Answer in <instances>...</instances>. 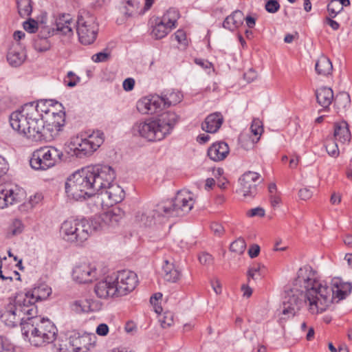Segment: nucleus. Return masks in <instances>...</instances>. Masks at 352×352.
Listing matches in <instances>:
<instances>
[{
    "label": "nucleus",
    "instance_id": "f257e3e1",
    "mask_svg": "<svg viewBox=\"0 0 352 352\" xmlns=\"http://www.w3.org/2000/svg\"><path fill=\"white\" fill-rule=\"evenodd\" d=\"M334 292L317 279L316 272L309 265L300 267L294 280V287L286 292L283 302V314L293 317L304 305L311 314L326 311L333 303Z\"/></svg>",
    "mask_w": 352,
    "mask_h": 352
},
{
    "label": "nucleus",
    "instance_id": "f03ea898",
    "mask_svg": "<svg viewBox=\"0 0 352 352\" xmlns=\"http://www.w3.org/2000/svg\"><path fill=\"white\" fill-rule=\"evenodd\" d=\"M194 204L192 195L190 192L181 190L172 200L158 204L155 210L142 209L138 211L135 219L145 226H150L154 223L156 214L167 218L182 217L192 210Z\"/></svg>",
    "mask_w": 352,
    "mask_h": 352
},
{
    "label": "nucleus",
    "instance_id": "7ed1b4c3",
    "mask_svg": "<svg viewBox=\"0 0 352 352\" xmlns=\"http://www.w3.org/2000/svg\"><path fill=\"white\" fill-rule=\"evenodd\" d=\"M38 314L36 305L30 303L25 295L17 294L13 299L4 307L0 315L1 320L10 327H16L18 324L23 326L28 321L30 316H36Z\"/></svg>",
    "mask_w": 352,
    "mask_h": 352
},
{
    "label": "nucleus",
    "instance_id": "20e7f679",
    "mask_svg": "<svg viewBox=\"0 0 352 352\" xmlns=\"http://www.w3.org/2000/svg\"><path fill=\"white\" fill-rule=\"evenodd\" d=\"M21 331L32 345L41 346L55 340L57 329L50 320L38 317L36 314L28 316Z\"/></svg>",
    "mask_w": 352,
    "mask_h": 352
},
{
    "label": "nucleus",
    "instance_id": "39448f33",
    "mask_svg": "<svg viewBox=\"0 0 352 352\" xmlns=\"http://www.w3.org/2000/svg\"><path fill=\"white\" fill-rule=\"evenodd\" d=\"M102 228L99 218L90 221L85 219H68L61 226V232L66 241L76 243L78 245L86 241L89 235Z\"/></svg>",
    "mask_w": 352,
    "mask_h": 352
},
{
    "label": "nucleus",
    "instance_id": "423d86ee",
    "mask_svg": "<svg viewBox=\"0 0 352 352\" xmlns=\"http://www.w3.org/2000/svg\"><path fill=\"white\" fill-rule=\"evenodd\" d=\"M85 170L70 175L65 182V192L69 199L79 201L94 195Z\"/></svg>",
    "mask_w": 352,
    "mask_h": 352
},
{
    "label": "nucleus",
    "instance_id": "0eeeda50",
    "mask_svg": "<svg viewBox=\"0 0 352 352\" xmlns=\"http://www.w3.org/2000/svg\"><path fill=\"white\" fill-rule=\"evenodd\" d=\"M85 170L91 183L90 188L94 190V195L96 193L103 194L104 189L116 177L114 170L107 165H96Z\"/></svg>",
    "mask_w": 352,
    "mask_h": 352
},
{
    "label": "nucleus",
    "instance_id": "6e6552de",
    "mask_svg": "<svg viewBox=\"0 0 352 352\" xmlns=\"http://www.w3.org/2000/svg\"><path fill=\"white\" fill-rule=\"evenodd\" d=\"M63 152L54 146H44L36 150L30 163L35 170H47L61 160Z\"/></svg>",
    "mask_w": 352,
    "mask_h": 352
},
{
    "label": "nucleus",
    "instance_id": "1a4fd4ad",
    "mask_svg": "<svg viewBox=\"0 0 352 352\" xmlns=\"http://www.w3.org/2000/svg\"><path fill=\"white\" fill-rule=\"evenodd\" d=\"M76 31L82 44L93 43L98 32V25L96 21V18L89 14L79 16L76 22Z\"/></svg>",
    "mask_w": 352,
    "mask_h": 352
},
{
    "label": "nucleus",
    "instance_id": "9d476101",
    "mask_svg": "<svg viewBox=\"0 0 352 352\" xmlns=\"http://www.w3.org/2000/svg\"><path fill=\"white\" fill-rule=\"evenodd\" d=\"M133 133L147 141H160L164 138L159 124L155 119H148L136 122L133 126Z\"/></svg>",
    "mask_w": 352,
    "mask_h": 352
},
{
    "label": "nucleus",
    "instance_id": "9b49d317",
    "mask_svg": "<svg viewBox=\"0 0 352 352\" xmlns=\"http://www.w3.org/2000/svg\"><path fill=\"white\" fill-rule=\"evenodd\" d=\"M113 280L119 296L127 295L135 289L138 283L137 274L130 270L118 272Z\"/></svg>",
    "mask_w": 352,
    "mask_h": 352
},
{
    "label": "nucleus",
    "instance_id": "f8f14e48",
    "mask_svg": "<svg viewBox=\"0 0 352 352\" xmlns=\"http://www.w3.org/2000/svg\"><path fill=\"white\" fill-rule=\"evenodd\" d=\"M34 113L25 128L24 136L32 142H42V138H47L51 136H47L44 132V120L41 118V116L33 109Z\"/></svg>",
    "mask_w": 352,
    "mask_h": 352
},
{
    "label": "nucleus",
    "instance_id": "ddd939ff",
    "mask_svg": "<svg viewBox=\"0 0 352 352\" xmlns=\"http://www.w3.org/2000/svg\"><path fill=\"white\" fill-rule=\"evenodd\" d=\"M33 109L34 107L25 104L21 110L12 112L10 116V123L12 128L24 135L25 128L33 116Z\"/></svg>",
    "mask_w": 352,
    "mask_h": 352
},
{
    "label": "nucleus",
    "instance_id": "4468645a",
    "mask_svg": "<svg viewBox=\"0 0 352 352\" xmlns=\"http://www.w3.org/2000/svg\"><path fill=\"white\" fill-rule=\"evenodd\" d=\"M263 182L259 173L247 171L239 178L241 191L243 197H254L256 194L257 186Z\"/></svg>",
    "mask_w": 352,
    "mask_h": 352
},
{
    "label": "nucleus",
    "instance_id": "2eb2a0df",
    "mask_svg": "<svg viewBox=\"0 0 352 352\" xmlns=\"http://www.w3.org/2000/svg\"><path fill=\"white\" fill-rule=\"evenodd\" d=\"M164 107L163 98L157 95L142 98L137 103V109L142 114L157 113Z\"/></svg>",
    "mask_w": 352,
    "mask_h": 352
},
{
    "label": "nucleus",
    "instance_id": "dca6fc26",
    "mask_svg": "<svg viewBox=\"0 0 352 352\" xmlns=\"http://www.w3.org/2000/svg\"><path fill=\"white\" fill-rule=\"evenodd\" d=\"M96 337L94 334L74 333L69 337L70 352H87L89 347L94 343Z\"/></svg>",
    "mask_w": 352,
    "mask_h": 352
},
{
    "label": "nucleus",
    "instance_id": "f3484780",
    "mask_svg": "<svg viewBox=\"0 0 352 352\" xmlns=\"http://www.w3.org/2000/svg\"><path fill=\"white\" fill-rule=\"evenodd\" d=\"M72 276L76 282L87 283L96 278L97 270L94 265L87 263H82L77 264L74 267Z\"/></svg>",
    "mask_w": 352,
    "mask_h": 352
},
{
    "label": "nucleus",
    "instance_id": "a211bd4d",
    "mask_svg": "<svg viewBox=\"0 0 352 352\" xmlns=\"http://www.w3.org/2000/svg\"><path fill=\"white\" fill-rule=\"evenodd\" d=\"M94 292L96 296L100 298L119 296L113 280V276H108L104 280L98 282L95 285Z\"/></svg>",
    "mask_w": 352,
    "mask_h": 352
},
{
    "label": "nucleus",
    "instance_id": "6ab92c4d",
    "mask_svg": "<svg viewBox=\"0 0 352 352\" xmlns=\"http://www.w3.org/2000/svg\"><path fill=\"white\" fill-rule=\"evenodd\" d=\"M56 29L52 30V34L56 31L62 35L69 37L74 34V28L76 23L69 14H63L56 18L55 22Z\"/></svg>",
    "mask_w": 352,
    "mask_h": 352
},
{
    "label": "nucleus",
    "instance_id": "aec40b11",
    "mask_svg": "<svg viewBox=\"0 0 352 352\" xmlns=\"http://www.w3.org/2000/svg\"><path fill=\"white\" fill-rule=\"evenodd\" d=\"M177 115L172 111H166L162 113L157 119L156 122L162 131L164 138L170 133L174 126L178 122Z\"/></svg>",
    "mask_w": 352,
    "mask_h": 352
},
{
    "label": "nucleus",
    "instance_id": "412c9836",
    "mask_svg": "<svg viewBox=\"0 0 352 352\" xmlns=\"http://www.w3.org/2000/svg\"><path fill=\"white\" fill-rule=\"evenodd\" d=\"M19 294L25 295L30 303L35 305L36 302L47 299L52 294V289L47 285L41 284L25 293Z\"/></svg>",
    "mask_w": 352,
    "mask_h": 352
},
{
    "label": "nucleus",
    "instance_id": "4be33fe9",
    "mask_svg": "<svg viewBox=\"0 0 352 352\" xmlns=\"http://www.w3.org/2000/svg\"><path fill=\"white\" fill-rule=\"evenodd\" d=\"M102 201L108 200L109 204L113 205L120 202L124 197L123 189L116 184L111 182L103 191Z\"/></svg>",
    "mask_w": 352,
    "mask_h": 352
},
{
    "label": "nucleus",
    "instance_id": "5701e85b",
    "mask_svg": "<svg viewBox=\"0 0 352 352\" xmlns=\"http://www.w3.org/2000/svg\"><path fill=\"white\" fill-rule=\"evenodd\" d=\"M26 104L34 107L36 112L41 116V118L43 120H45V117H48L50 114H54L56 106L61 108V104L58 102L54 103L52 100H40L36 105L34 103H29Z\"/></svg>",
    "mask_w": 352,
    "mask_h": 352
},
{
    "label": "nucleus",
    "instance_id": "b1692460",
    "mask_svg": "<svg viewBox=\"0 0 352 352\" xmlns=\"http://www.w3.org/2000/svg\"><path fill=\"white\" fill-rule=\"evenodd\" d=\"M230 152L228 145L224 142L214 143L208 150V155L212 160H223Z\"/></svg>",
    "mask_w": 352,
    "mask_h": 352
},
{
    "label": "nucleus",
    "instance_id": "393cba45",
    "mask_svg": "<svg viewBox=\"0 0 352 352\" xmlns=\"http://www.w3.org/2000/svg\"><path fill=\"white\" fill-rule=\"evenodd\" d=\"M333 138L342 144L349 143L351 141V135L346 121L342 120L334 124Z\"/></svg>",
    "mask_w": 352,
    "mask_h": 352
},
{
    "label": "nucleus",
    "instance_id": "a878e982",
    "mask_svg": "<svg viewBox=\"0 0 352 352\" xmlns=\"http://www.w3.org/2000/svg\"><path fill=\"white\" fill-rule=\"evenodd\" d=\"M19 194L11 188L0 186V208H5L19 201Z\"/></svg>",
    "mask_w": 352,
    "mask_h": 352
},
{
    "label": "nucleus",
    "instance_id": "bb28decb",
    "mask_svg": "<svg viewBox=\"0 0 352 352\" xmlns=\"http://www.w3.org/2000/svg\"><path fill=\"white\" fill-rule=\"evenodd\" d=\"M26 54L23 49L19 45H12L7 55V60L12 67L20 66L25 60Z\"/></svg>",
    "mask_w": 352,
    "mask_h": 352
},
{
    "label": "nucleus",
    "instance_id": "cd10ccee",
    "mask_svg": "<svg viewBox=\"0 0 352 352\" xmlns=\"http://www.w3.org/2000/svg\"><path fill=\"white\" fill-rule=\"evenodd\" d=\"M223 120V116L220 113H212L206 117L204 122L201 124V128L208 133H216L221 127Z\"/></svg>",
    "mask_w": 352,
    "mask_h": 352
},
{
    "label": "nucleus",
    "instance_id": "c85d7f7f",
    "mask_svg": "<svg viewBox=\"0 0 352 352\" xmlns=\"http://www.w3.org/2000/svg\"><path fill=\"white\" fill-rule=\"evenodd\" d=\"M162 276L166 281L175 283L180 278L181 272L173 262L165 259L162 265Z\"/></svg>",
    "mask_w": 352,
    "mask_h": 352
},
{
    "label": "nucleus",
    "instance_id": "c756f323",
    "mask_svg": "<svg viewBox=\"0 0 352 352\" xmlns=\"http://www.w3.org/2000/svg\"><path fill=\"white\" fill-rule=\"evenodd\" d=\"M72 144L74 146L72 148L74 149V155L80 158L91 155L96 151L87 138H76V140L72 142Z\"/></svg>",
    "mask_w": 352,
    "mask_h": 352
},
{
    "label": "nucleus",
    "instance_id": "7c9ffc66",
    "mask_svg": "<svg viewBox=\"0 0 352 352\" xmlns=\"http://www.w3.org/2000/svg\"><path fill=\"white\" fill-rule=\"evenodd\" d=\"M244 21V14L239 10H234L231 14L228 16L223 23V26L232 32L236 30Z\"/></svg>",
    "mask_w": 352,
    "mask_h": 352
},
{
    "label": "nucleus",
    "instance_id": "2f4dec72",
    "mask_svg": "<svg viewBox=\"0 0 352 352\" xmlns=\"http://www.w3.org/2000/svg\"><path fill=\"white\" fill-rule=\"evenodd\" d=\"M317 102L324 108H328L334 99L333 91L330 87H322L316 90Z\"/></svg>",
    "mask_w": 352,
    "mask_h": 352
},
{
    "label": "nucleus",
    "instance_id": "473e14b6",
    "mask_svg": "<svg viewBox=\"0 0 352 352\" xmlns=\"http://www.w3.org/2000/svg\"><path fill=\"white\" fill-rule=\"evenodd\" d=\"M331 287L333 288L334 298H338L337 302L345 298L352 289L351 283H342L339 278H334Z\"/></svg>",
    "mask_w": 352,
    "mask_h": 352
},
{
    "label": "nucleus",
    "instance_id": "72a5a7b5",
    "mask_svg": "<svg viewBox=\"0 0 352 352\" xmlns=\"http://www.w3.org/2000/svg\"><path fill=\"white\" fill-rule=\"evenodd\" d=\"M171 30L172 28L166 22L160 18H157L152 27L151 35L155 39H161L165 37Z\"/></svg>",
    "mask_w": 352,
    "mask_h": 352
},
{
    "label": "nucleus",
    "instance_id": "f704fd0d",
    "mask_svg": "<svg viewBox=\"0 0 352 352\" xmlns=\"http://www.w3.org/2000/svg\"><path fill=\"white\" fill-rule=\"evenodd\" d=\"M332 69V63L327 56H320L316 63V71L320 75L327 76L331 74Z\"/></svg>",
    "mask_w": 352,
    "mask_h": 352
},
{
    "label": "nucleus",
    "instance_id": "c9c22d12",
    "mask_svg": "<svg viewBox=\"0 0 352 352\" xmlns=\"http://www.w3.org/2000/svg\"><path fill=\"white\" fill-rule=\"evenodd\" d=\"M40 33L43 34V36L34 40V47L38 52H46L50 48V44L47 37L50 35L51 32L47 28H43Z\"/></svg>",
    "mask_w": 352,
    "mask_h": 352
},
{
    "label": "nucleus",
    "instance_id": "e433bc0d",
    "mask_svg": "<svg viewBox=\"0 0 352 352\" xmlns=\"http://www.w3.org/2000/svg\"><path fill=\"white\" fill-rule=\"evenodd\" d=\"M65 113L62 110V107L58 111L54 110V114H50L48 117H45V122L50 123L58 128H62L65 125Z\"/></svg>",
    "mask_w": 352,
    "mask_h": 352
},
{
    "label": "nucleus",
    "instance_id": "4c0bfd02",
    "mask_svg": "<svg viewBox=\"0 0 352 352\" xmlns=\"http://www.w3.org/2000/svg\"><path fill=\"white\" fill-rule=\"evenodd\" d=\"M123 212L119 208H114L102 214V221L107 223L114 225L122 218Z\"/></svg>",
    "mask_w": 352,
    "mask_h": 352
},
{
    "label": "nucleus",
    "instance_id": "58836bf2",
    "mask_svg": "<svg viewBox=\"0 0 352 352\" xmlns=\"http://www.w3.org/2000/svg\"><path fill=\"white\" fill-rule=\"evenodd\" d=\"M182 94L179 91H170L164 94L162 98L164 101V107L175 105L182 100Z\"/></svg>",
    "mask_w": 352,
    "mask_h": 352
},
{
    "label": "nucleus",
    "instance_id": "ea45409f",
    "mask_svg": "<svg viewBox=\"0 0 352 352\" xmlns=\"http://www.w3.org/2000/svg\"><path fill=\"white\" fill-rule=\"evenodd\" d=\"M179 16V11L177 9L170 8L160 19L173 29L175 28L176 23Z\"/></svg>",
    "mask_w": 352,
    "mask_h": 352
},
{
    "label": "nucleus",
    "instance_id": "a19ab883",
    "mask_svg": "<svg viewBox=\"0 0 352 352\" xmlns=\"http://www.w3.org/2000/svg\"><path fill=\"white\" fill-rule=\"evenodd\" d=\"M19 14L21 17L30 16L32 12L31 0H16Z\"/></svg>",
    "mask_w": 352,
    "mask_h": 352
},
{
    "label": "nucleus",
    "instance_id": "79ce46f5",
    "mask_svg": "<svg viewBox=\"0 0 352 352\" xmlns=\"http://www.w3.org/2000/svg\"><path fill=\"white\" fill-rule=\"evenodd\" d=\"M87 140L91 142L93 147L97 150L104 140V133L100 131H93L87 136Z\"/></svg>",
    "mask_w": 352,
    "mask_h": 352
},
{
    "label": "nucleus",
    "instance_id": "37998d69",
    "mask_svg": "<svg viewBox=\"0 0 352 352\" xmlns=\"http://www.w3.org/2000/svg\"><path fill=\"white\" fill-rule=\"evenodd\" d=\"M334 101L338 109H345L350 105V96L346 92H341L336 96Z\"/></svg>",
    "mask_w": 352,
    "mask_h": 352
},
{
    "label": "nucleus",
    "instance_id": "c03bdc74",
    "mask_svg": "<svg viewBox=\"0 0 352 352\" xmlns=\"http://www.w3.org/2000/svg\"><path fill=\"white\" fill-rule=\"evenodd\" d=\"M325 148L327 153L332 157H338L340 154L338 144L332 137L327 138L325 141Z\"/></svg>",
    "mask_w": 352,
    "mask_h": 352
},
{
    "label": "nucleus",
    "instance_id": "a18cd8bd",
    "mask_svg": "<svg viewBox=\"0 0 352 352\" xmlns=\"http://www.w3.org/2000/svg\"><path fill=\"white\" fill-rule=\"evenodd\" d=\"M71 309L78 314L87 312L90 310V305L87 300H77L72 302Z\"/></svg>",
    "mask_w": 352,
    "mask_h": 352
},
{
    "label": "nucleus",
    "instance_id": "49530a36",
    "mask_svg": "<svg viewBox=\"0 0 352 352\" xmlns=\"http://www.w3.org/2000/svg\"><path fill=\"white\" fill-rule=\"evenodd\" d=\"M246 248V243L243 238H239L233 241L230 246V251L238 254H242Z\"/></svg>",
    "mask_w": 352,
    "mask_h": 352
},
{
    "label": "nucleus",
    "instance_id": "de8ad7c7",
    "mask_svg": "<svg viewBox=\"0 0 352 352\" xmlns=\"http://www.w3.org/2000/svg\"><path fill=\"white\" fill-rule=\"evenodd\" d=\"M159 322L163 328H167L173 325L174 322V314L171 311H166L159 316Z\"/></svg>",
    "mask_w": 352,
    "mask_h": 352
},
{
    "label": "nucleus",
    "instance_id": "09e8293b",
    "mask_svg": "<svg viewBox=\"0 0 352 352\" xmlns=\"http://www.w3.org/2000/svg\"><path fill=\"white\" fill-rule=\"evenodd\" d=\"M62 128H58L55 126H53V124L50 125V123H46V125H44V132L45 134L48 136H51L50 138H42V141H50L52 139L54 138L58 134V132L61 130Z\"/></svg>",
    "mask_w": 352,
    "mask_h": 352
},
{
    "label": "nucleus",
    "instance_id": "8fccbe9b",
    "mask_svg": "<svg viewBox=\"0 0 352 352\" xmlns=\"http://www.w3.org/2000/svg\"><path fill=\"white\" fill-rule=\"evenodd\" d=\"M327 10L330 16L334 18L343 10V8L338 0H331L327 5Z\"/></svg>",
    "mask_w": 352,
    "mask_h": 352
},
{
    "label": "nucleus",
    "instance_id": "3c124183",
    "mask_svg": "<svg viewBox=\"0 0 352 352\" xmlns=\"http://www.w3.org/2000/svg\"><path fill=\"white\" fill-rule=\"evenodd\" d=\"M250 130L255 136H260L263 132L262 122L259 119H254L250 126Z\"/></svg>",
    "mask_w": 352,
    "mask_h": 352
},
{
    "label": "nucleus",
    "instance_id": "603ef678",
    "mask_svg": "<svg viewBox=\"0 0 352 352\" xmlns=\"http://www.w3.org/2000/svg\"><path fill=\"white\" fill-rule=\"evenodd\" d=\"M80 78L74 72H69L67 76L64 79V82L68 87H72L76 85Z\"/></svg>",
    "mask_w": 352,
    "mask_h": 352
},
{
    "label": "nucleus",
    "instance_id": "864d4df0",
    "mask_svg": "<svg viewBox=\"0 0 352 352\" xmlns=\"http://www.w3.org/2000/svg\"><path fill=\"white\" fill-rule=\"evenodd\" d=\"M23 26L29 33H34L38 30L37 21L31 19L23 22Z\"/></svg>",
    "mask_w": 352,
    "mask_h": 352
},
{
    "label": "nucleus",
    "instance_id": "5fc2aeb1",
    "mask_svg": "<svg viewBox=\"0 0 352 352\" xmlns=\"http://www.w3.org/2000/svg\"><path fill=\"white\" fill-rule=\"evenodd\" d=\"M265 10L270 13H275L280 8V4L276 0H268L265 6Z\"/></svg>",
    "mask_w": 352,
    "mask_h": 352
},
{
    "label": "nucleus",
    "instance_id": "6e6d98bb",
    "mask_svg": "<svg viewBox=\"0 0 352 352\" xmlns=\"http://www.w3.org/2000/svg\"><path fill=\"white\" fill-rule=\"evenodd\" d=\"M110 56V54L106 52L97 53L92 56V60L96 63L105 62Z\"/></svg>",
    "mask_w": 352,
    "mask_h": 352
},
{
    "label": "nucleus",
    "instance_id": "4d7b16f0",
    "mask_svg": "<svg viewBox=\"0 0 352 352\" xmlns=\"http://www.w3.org/2000/svg\"><path fill=\"white\" fill-rule=\"evenodd\" d=\"M210 229L213 234L217 236H222L225 231L223 227L217 222H214L211 224Z\"/></svg>",
    "mask_w": 352,
    "mask_h": 352
},
{
    "label": "nucleus",
    "instance_id": "13d9d810",
    "mask_svg": "<svg viewBox=\"0 0 352 352\" xmlns=\"http://www.w3.org/2000/svg\"><path fill=\"white\" fill-rule=\"evenodd\" d=\"M175 38L178 41L179 43L186 45H187V39H186V35L184 30H177L175 34Z\"/></svg>",
    "mask_w": 352,
    "mask_h": 352
},
{
    "label": "nucleus",
    "instance_id": "bf43d9fd",
    "mask_svg": "<svg viewBox=\"0 0 352 352\" xmlns=\"http://www.w3.org/2000/svg\"><path fill=\"white\" fill-rule=\"evenodd\" d=\"M248 217H264L265 216V210L263 208L257 207L255 208H252L249 210L247 212Z\"/></svg>",
    "mask_w": 352,
    "mask_h": 352
},
{
    "label": "nucleus",
    "instance_id": "052dcab7",
    "mask_svg": "<svg viewBox=\"0 0 352 352\" xmlns=\"http://www.w3.org/2000/svg\"><path fill=\"white\" fill-rule=\"evenodd\" d=\"M199 262L202 265H210L212 261V256L208 253L203 252L199 256Z\"/></svg>",
    "mask_w": 352,
    "mask_h": 352
},
{
    "label": "nucleus",
    "instance_id": "680f3d73",
    "mask_svg": "<svg viewBox=\"0 0 352 352\" xmlns=\"http://www.w3.org/2000/svg\"><path fill=\"white\" fill-rule=\"evenodd\" d=\"M134 6L132 1H128L124 7L123 12L126 17L131 16L134 13Z\"/></svg>",
    "mask_w": 352,
    "mask_h": 352
},
{
    "label": "nucleus",
    "instance_id": "e2e57ef3",
    "mask_svg": "<svg viewBox=\"0 0 352 352\" xmlns=\"http://www.w3.org/2000/svg\"><path fill=\"white\" fill-rule=\"evenodd\" d=\"M260 271V265L257 264L255 265H253L252 267H250L248 272V276L249 278H251L252 279H257V274Z\"/></svg>",
    "mask_w": 352,
    "mask_h": 352
},
{
    "label": "nucleus",
    "instance_id": "0e129e2a",
    "mask_svg": "<svg viewBox=\"0 0 352 352\" xmlns=\"http://www.w3.org/2000/svg\"><path fill=\"white\" fill-rule=\"evenodd\" d=\"M96 333L101 336H105L109 333V327L104 323L100 324L96 331Z\"/></svg>",
    "mask_w": 352,
    "mask_h": 352
},
{
    "label": "nucleus",
    "instance_id": "69168bd1",
    "mask_svg": "<svg viewBox=\"0 0 352 352\" xmlns=\"http://www.w3.org/2000/svg\"><path fill=\"white\" fill-rule=\"evenodd\" d=\"M299 197L302 200H307L311 197L313 192L307 188H302L299 190Z\"/></svg>",
    "mask_w": 352,
    "mask_h": 352
},
{
    "label": "nucleus",
    "instance_id": "338daca9",
    "mask_svg": "<svg viewBox=\"0 0 352 352\" xmlns=\"http://www.w3.org/2000/svg\"><path fill=\"white\" fill-rule=\"evenodd\" d=\"M134 85H135V80H134V79L131 78L125 79L124 80L123 85H122L123 89L127 91H131L133 89Z\"/></svg>",
    "mask_w": 352,
    "mask_h": 352
},
{
    "label": "nucleus",
    "instance_id": "774afa93",
    "mask_svg": "<svg viewBox=\"0 0 352 352\" xmlns=\"http://www.w3.org/2000/svg\"><path fill=\"white\" fill-rule=\"evenodd\" d=\"M259 252L260 247L256 244L251 245L248 250V254L251 258L256 257L259 254Z\"/></svg>",
    "mask_w": 352,
    "mask_h": 352
}]
</instances>
